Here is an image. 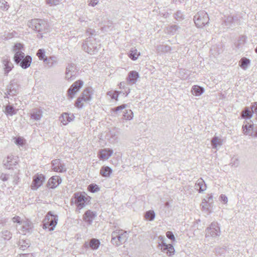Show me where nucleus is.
I'll use <instances>...</instances> for the list:
<instances>
[{
	"label": "nucleus",
	"instance_id": "nucleus-1",
	"mask_svg": "<svg viewBox=\"0 0 257 257\" xmlns=\"http://www.w3.org/2000/svg\"><path fill=\"white\" fill-rule=\"evenodd\" d=\"M94 32L95 31L93 29H88L87 30L86 34L89 37L82 45L83 50L90 54H94L97 52L100 48V44L97 43L96 39L92 37Z\"/></svg>",
	"mask_w": 257,
	"mask_h": 257
},
{
	"label": "nucleus",
	"instance_id": "nucleus-2",
	"mask_svg": "<svg viewBox=\"0 0 257 257\" xmlns=\"http://www.w3.org/2000/svg\"><path fill=\"white\" fill-rule=\"evenodd\" d=\"M27 26L33 30L39 33L41 37L43 33L48 31L49 25L47 22L43 19H35L31 20L28 22Z\"/></svg>",
	"mask_w": 257,
	"mask_h": 257
},
{
	"label": "nucleus",
	"instance_id": "nucleus-3",
	"mask_svg": "<svg viewBox=\"0 0 257 257\" xmlns=\"http://www.w3.org/2000/svg\"><path fill=\"white\" fill-rule=\"evenodd\" d=\"M128 234L126 231L122 230L114 231L111 233V242L116 246L124 243L127 239Z\"/></svg>",
	"mask_w": 257,
	"mask_h": 257
},
{
	"label": "nucleus",
	"instance_id": "nucleus-4",
	"mask_svg": "<svg viewBox=\"0 0 257 257\" xmlns=\"http://www.w3.org/2000/svg\"><path fill=\"white\" fill-rule=\"evenodd\" d=\"M58 216L52 214L51 211H49L43 220V228H48L49 231L54 229L57 224Z\"/></svg>",
	"mask_w": 257,
	"mask_h": 257
},
{
	"label": "nucleus",
	"instance_id": "nucleus-5",
	"mask_svg": "<svg viewBox=\"0 0 257 257\" xmlns=\"http://www.w3.org/2000/svg\"><path fill=\"white\" fill-rule=\"evenodd\" d=\"M14 59L17 64H19L23 69L28 68L32 62V57L29 55L25 56V53H18L14 55Z\"/></svg>",
	"mask_w": 257,
	"mask_h": 257
},
{
	"label": "nucleus",
	"instance_id": "nucleus-6",
	"mask_svg": "<svg viewBox=\"0 0 257 257\" xmlns=\"http://www.w3.org/2000/svg\"><path fill=\"white\" fill-rule=\"evenodd\" d=\"M194 22L198 28H202L209 23V18L204 11L198 12L194 16Z\"/></svg>",
	"mask_w": 257,
	"mask_h": 257
},
{
	"label": "nucleus",
	"instance_id": "nucleus-7",
	"mask_svg": "<svg viewBox=\"0 0 257 257\" xmlns=\"http://www.w3.org/2000/svg\"><path fill=\"white\" fill-rule=\"evenodd\" d=\"M78 68L73 63H68L65 69V79L68 81L73 80L77 76Z\"/></svg>",
	"mask_w": 257,
	"mask_h": 257
},
{
	"label": "nucleus",
	"instance_id": "nucleus-8",
	"mask_svg": "<svg viewBox=\"0 0 257 257\" xmlns=\"http://www.w3.org/2000/svg\"><path fill=\"white\" fill-rule=\"evenodd\" d=\"M73 198L75 204L79 209L83 208L85 206L86 202L89 201V198L86 196V194L81 192L74 193Z\"/></svg>",
	"mask_w": 257,
	"mask_h": 257
},
{
	"label": "nucleus",
	"instance_id": "nucleus-9",
	"mask_svg": "<svg viewBox=\"0 0 257 257\" xmlns=\"http://www.w3.org/2000/svg\"><path fill=\"white\" fill-rule=\"evenodd\" d=\"M220 227L217 222H212L206 229V236L216 237L220 235Z\"/></svg>",
	"mask_w": 257,
	"mask_h": 257
},
{
	"label": "nucleus",
	"instance_id": "nucleus-10",
	"mask_svg": "<svg viewBox=\"0 0 257 257\" xmlns=\"http://www.w3.org/2000/svg\"><path fill=\"white\" fill-rule=\"evenodd\" d=\"M242 128L244 135L254 137V124L251 120H245Z\"/></svg>",
	"mask_w": 257,
	"mask_h": 257
},
{
	"label": "nucleus",
	"instance_id": "nucleus-11",
	"mask_svg": "<svg viewBox=\"0 0 257 257\" xmlns=\"http://www.w3.org/2000/svg\"><path fill=\"white\" fill-rule=\"evenodd\" d=\"M18 162V158L13 155H9L4 159L3 164L7 169H13L16 166Z\"/></svg>",
	"mask_w": 257,
	"mask_h": 257
},
{
	"label": "nucleus",
	"instance_id": "nucleus-12",
	"mask_svg": "<svg viewBox=\"0 0 257 257\" xmlns=\"http://www.w3.org/2000/svg\"><path fill=\"white\" fill-rule=\"evenodd\" d=\"M52 169L54 171L63 173L67 170L65 165L60 159H55L51 162Z\"/></svg>",
	"mask_w": 257,
	"mask_h": 257
},
{
	"label": "nucleus",
	"instance_id": "nucleus-13",
	"mask_svg": "<svg viewBox=\"0 0 257 257\" xmlns=\"http://www.w3.org/2000/svg\"><path fill=\"white\" fill-rule=\"evenodd\" d=\"M83 84V82L81 80H77L73 83L68 90V96L70 98H73L75 93L82 86Z\"/></svg>",
	"mask_w": 257,
	"mask_h": 257
},
{
	"label": "nucleus",
	"instance_id": "nucleus-14",
	"mask_svg": "<svg viewBox=\"0 0 257 257\" xmlns=\"http://www.w3.org/2000/svg\"><path fill=\"white\" fill-rule=\"evenodd\" d=\"M45 178L42 174H37L33 177V182L31 185V188L33 190L38 189L45 181Z\"/></svg>",
	"mask_w": 257,
	"mask_h": 257
},
{
	"label": "nucleus",
	"instance_id": "nucleus-15",
	"mask_svg": "<svg viewBox=\"0 0 257 257\" xmlns=\"http://www.w3.org/2000/svg\"><path fill=\"white\" fill-rule=\"evenodd\" d=\"M158 246L160 248L162 251L167 253L169 256H171L174 254V248L171 244H167L163 241L162 243H159Z\"/></svg>",
	"mask_w": 257,
	"mask_h": 257
},
{
	"label": "nucleus",
	"instance_id": "nucleus-16",
	"mask_svg": "<svg viewBox=\"0 0 257 257\" xmlns=\"http://www.w3.org/2000/svg\"><path fill=\"white\" fill-rule=\"evenodd\" d=\"M96 216V213L95 212L88 210L84 213L83 219L87 224L90 225Z\"/></svg>",
	"mask_w": 257,
	"mask_h": 257
},
{
	"label": "nucleus",
	"instance_id": "nucleus-17",
	"mask_svg": "<svg viewBox=\"0 0 257 257\" xmlns=\"http://www.w3.org/2000/svg\"><path fill=\"white\" fill-rule=\"evenodd\" d=\"M215 251L216 253L224 256H230V254L233 253L232 249H231L226 246L217 247L215 248Z\"/></svg>",
	"mask_w": 257,
	"mask_h": 257
},
{
	"label": "nucleus",
	"instance_id": "nucleus-18",
	"mask_svg": "<svg viewBox=\"0 0 257 257\" xmlns=\"http://www.w3.org/2000/svg\"><path fill=\"white\" fill-rule=\"evenodd\" d=\"M61 182V179L58 176H53L50 178L47 183V186L50 188H55Z\"/></svg>",
	"mask_w": 257,
	"mask_h": 257
},
{
	"label": "nucleus",
	"instance_id": "nucleus-19",
	"mask_svg": "<svg viewBox=\"0 0 257 257\" xmlns=\"http://www.w3.org/2000/svg\"><path fill=\"white\" fill-rule=\"evenodd\" d=\"M2 62L4 66L5 74L8 75L13 68V64L11 62L10 59L8 57L4 58Z\"/></svg>",
	"mask_w": 257,
	"mask_h": 257
},
{
	"label": "nucleus",
	"instance_id": "nucleus-20",
	"mask_svg": "<svg viewBox=\"0 0 257 257\" xmlns=\"http://www.w3.org/2000/svg\"><path fill=\"white\" fill-rule=\"evenodd\" d=\"M22 225V231L24 234H26L27 232H31L33 228L32 222L28 219L24 220Z\"/></svg>",
	"mask_w": 257,
	"mask_h": 257
},
{
	"label": "nucleus",
	"instance_id": "nucleus-21",
	"mask_svg": "<svg viewBox=\"0 0 257 257\" xmlns=\"http://www.w3.org/2000/svg\"><path fill=\"white\" fill-rule=\"evenodd\" d=\"M113 151L110 149H104L99 151V158L101 160H107L112 154Z\"/></svg>",
	"mask_w": 257,
	"mask_h": 257
},
{
	"label": "nucleus",
	"instance_id": "nucleus-22",
	"mask_svg": "<svg viewBox=\"0 0 257 257\" xmlns=\"http://www.w3.org/2000/svg\"><path fill=\"white\" fill-rule=\"evenodd\" d=\"M195 187L199 193H201L206 190V185L204 181L202 178H200L195 183Z\"/></svg>",
	"mask_w": 257,
	"mask_h": 257
},
{
	"label": "nucleus",
	"instance_id": "nucleus-23",
	"mask_svg": "<svg viewBox=\"0 0 257 257\" xmlns=\"http://www.w3.org/2000/svg\"><path fill=\"white\" fill-rule=\"evenodd\" d=\"M139 77V74L135 71H132L129 72L127 78V82L130 84H135Z\"/></svg>",
	"mask_w": 257,
	"mask_h": 257
},
{
	"label": "nucleus",
	"instance_id": "nucleus-24",
	"mask_svg": "<svg viewBox=\"0 0 257 257\" xmlns=\"http://www.w3.org/2000/svg\"><path fill=\"white\" fill-rule=\"evenodd\" d=\"M45 64L48 67H51L57 64V60L56 57L51 56L49 58L46 57L43 61Z\"/></svg>",
	"mask_w": 257,
	"mask_h": 257
},
{
	"label": "nucleus",
	"instance_id": "nucleus-25",
	"mask_svg": "<svg viewBox=\"0 0 257 257\" xmlns=\"http://www.w3.org/2000/svg\"><path fill=\"white\" fill-rule=\"evenodd\" d=\"M172 50L170 46L167 45H160L157 47V51L159 54H165Z\"/></svg>",
	"mask_w": 257,
	"mask_h": 257
},
{
	"label": "nucleus",
	"instance_id": "nucleus-26",
	"mask_svg": "<svg viewBox=\"0 0 257 257\" xmlns=\"http://www.w3.org/2000/svg\"><path fill=\"white\" fill-rule=\"evenodd\" d=\"M241 116L242 118H245L248 121L250 120V118L252 116V111H250L248 107H245L241 111Z\"/></svg>",
	"mask_w": 257,
	"mask_h": 257
},
{
	"label": "nucleus",
	"instance_id": "nucleus-27",
	"mask_svg": "<svg viewBox=\"0 0 257 257\" xmlns=\"http://www.w3.org/2000/svg\"><path fill=\"white\" fill-rule=\"evenodd\" d=\"M91 88H86L82 93L81 97L83 99L84 101H88L91 99Z\"/></svg>",
	"mask_w": 257,
	"mask_h": 257
},
{
	"label": "nucleus",
	"instance_id": "nucleus-28",
	"mask_svg": "<svg viewBox=\"0 0 257 257\" xmlns=\"http://www.w3.org/2000/svg\"><path fill=\"white\" fill-rule=\"evenodd\" d=\"M117 133L116 131L114 129H113L112 130L109 131L107 133L106 135V137L107 139L109 140L111 143H114L117 139Z\"/></svg>",
	"mask_w": 257,
	"mask_h": 257
},
{
	"label": "nucleus",
	"instance_id": "nucleus-29",
	"mask_svg": "<svg viewBox=\"0 0 257 257\" xmlns=\"http://www.w3.org/2000/svg\"><path fill=\"white\" fill-rule=\"evenodd\" d=\"M204 92V88L198 85L193 86L191 89L192 94L197 96L201 95Z\"/></svg>",
	"mask_w": 257,
	"mask_h": 257
},
{
	"label": "nucleus",
	"instance_id": "nucleus-30",
	"mask_svg": "<svg viewBox=\"0 0 257 257\" xmlns=\"http://www.w3.org/2000/svg\"><path fill=\"white\" fill-rule=\"evenodd\" d=\"M112 173V169L108 166L102 167L100 170V174L104 177H108Z\"/></svg>",
	"mask_w": 257,
	"mask_h": 257
},
{
	"label": "nucleus",
	"instance_id": "nucleus-31",
	"mask_svg": "<svg viewBox=\"0 0 257 257\" xmlns=\"http://www.w3.org/2000/svg\"><path fill=\"white\" fill-rule=\"evenodd\" d=\"M250 61L249 59L245 57H243L240 60L239 62V65L242 69L246 70L248 65L250 64Z\"/></svg>",
	"mask_w": 257,
	"mask_h": 257
},
{
	"label": "nucleus",
	"instance_id": "nucleus-32",
	"mask_svg": "<svg viewBox=\"0 0 257 257\" xmlns=\"http://www.w3.org/2000/svg\"><path fill=\"white\" fill-rule=\"evenodd\" d=\"M180 29H181V28L179 26L173 25L167 28V33L170 35H173L179 32Z\"/></svg>",
	"mask_w": 257,
	"mask_h": 257
},
{
	"label": "nucleus",
	"instance_id": "nucleus-33",
	"mask_svg": "<svg viewBox=\"0 0 257 257\" xmlns=\"http://www.w3.org/2000/svg\"><path fill=\"white\" fill-rule=\"evenodd\" d=\"M60 121L64 124L66 125L68 122H70L72 118L67 113H63L60 117Z\"/></svg>",
	"mask_w": 257,
	"mask_h": 257
},
{
	"label": "nucleus",
	"instance_id": "nucleus-34",
	"mask_svg": "<svg viewBox=\"0 0 257 257\" xmlns=\"http://www.w3.org/2000/svg\"><path fill=\"white\" fill-rule=\"evenodd\" d=\"M42 117V110L38 109L36 111H34L31 114V117L32 119L38 121L41 119Z\"/></svg>",
	"mask_w": 257,
	"mask_h": 257
},
{
	"label": "nucleus",
	"instance_id": "nucleus-35",
	"mask_svg": "<svg viewBox=\"0 0 257 257\" xmlns=\"http://www.w3.org/2000/svg\"><path fill=\"white\" fill-rule=\"evenodd\" d=\"M6 90L7 93L11 96L15 95L17 93V90L14 87L13 83L12 81H11L10 84L7 86Z\"/></svg>",
	"mask_w": 257,
	"mask_h": 257
},
{
	"label": "nucleus",
	"instance_id": "nucleus-36",
	"mask_svg": "<svg viewBox=\"0 0 257 257\" xmlns=\"http://www.w3.org/2000/svg\"><path fill=\"white\" fill-rule=\"evenodd\" d=\"M211 144L213 148H216L218 146L222 145V141L218 137L214 136L211 141Z\"/></svg>",
	"mask_w": 257,
	"mask_h": 257
},
{
	"label": "nucleus",
	"instance_id": "nucleus-37",
	"mask_svg": "<svg viewBox=\"0 0 257 257\" xmlns=\"http://www.w3.org/2000/svg\"><path fill=\"white\" fill-rule=\"evenodd\" d=\"M100 245V241L98 239L92 238L89 242V246L92 249H97Z\"/></svg>",
	"mask_w": 257,
	"mask_h": 257
},
{
	"label": "nucleus",
	"instance_id": "nucleus-38",
	"mask_svg": "<svg viewBox=\"0 0 257 257\" xmlns=\"http://www.w3.org/2000/svg\"><path fill=\"white\" fill-rule=\"evenodd\" d=\"M156 216V214L154 210H150L148 211H146V220L149 221H153Z\"/></svg>",
	"mask_w": 257,
	"mask_h": 257
},
{
	"label": "nucleus",
	"instance_id": "nucleus-39",
	"mask_svg": "<svg viewBox=\"0 0 257 257\" xmlns=\"http://www.w3.org/2000/svg\"><path fill=\"white\" fill-rule=\"evenodd\" d=\"M236 21H237V18L236 17L228 16L225 19L224 22L226 26H231L232 24L235 23Z\"/></svg>",
	"mask_w": 257,
	"mask_h": 257
},
{
	"label": "nucleus",
	"instance_id": "nucleus-40",
	"mask_svg": "<svg viewBox=\"0 0 257 257\" xmlns=\"http://www.w3.org/2000/svg\"><path fill=\"white\" fill-rule=\"evenodd\" d=\"M5 113L7 114H9L12 116L16 114L17 111L15 110L13 106L8 105L5 107Z\"/></svg>",
	"mask_w": 257,
	"mask_h": 257
},
{
	"label": "nucleus",
	"instance_id": "nucleus-41",
	"mask_svg": "<svg viewBox=\"0 0 257 257\" xmlns=\"http://www.w3.org/2000/svg\"><path fill=\"white\" fill-rule=\"evenodd\" d=\"M18 245L20 246V249L24 250L29 247V241H26L23 239L20 240Z\"/></svg>",
	"mask_w": 257,
	"mask_h": 257
},
{
	"label": "nucleus",
	"instance_id": "nucleus-42",
	"mask_svg": "<svg viewBox=\"0 0 257 257\" xmlns=\"http://www.w3.org/2000/svg\"><path fill=\"white\" fill-rule=\"evenodd\" d=\"M140 55V52H138L137 50L132 49L129 53V57L132 60H136L138 58L139 55Z\"/></svg>",
	"mask_w": 257,
	"mask_h": 257
},
{
	"label": "nucleus",
	"instance_id": "nucleus-43",
	"mask_svg": "<svg viewBox=\"0 0 257 257\" xmlns=\"http://www.w3.org/2000/svg\"><path fill=\"white\" fill-rule=\"evenodd\" d=\"M23 45L21 43H17L15 45L13 49L14 52L15 53V55H16V54L18 53L19 54V53H24L21 51V49L23 48Z\"/></svg>",
	"mask_w": 257,
	"mask_h": 257
},
{
	"label": "nucleus",
	"instance_id": "nucleus-44",
	"mask_svg": "<svg viewBox=\"0 0 257 257\" xmlns=\"http://www.w3.org/2000/svg\"><path fill=\"white\" fill-rule=\"evenodd\" d=\"M88 189L89 191L92 193H95L99 191L100 188L98 187V185L94 184H91L88 187Z\"/></svg>",
	"mask_w": 257,
	"mask_h": 257
},
{
	"label": "nucleus",
	"instance_id": "nucleus-45",
	"mask_svg": "<svg viewBox=\"0 0 257 257\" xmlns=\"http://www.w3.org/2000/svg\"><path fill=\"white\" fill-rule=\"evenodd\" d=\"M37 56L38 57L40 60H43L45 59V51L44 49H39L37 53Z\"/></svg>",
	"mask_w": 257,
	"mask_h": 257
},
{
	"label": "nucleus",
	"instance_id": "nucleus-46",
	"mask_svg": "<svg viewBox=\"0 0 257 257\" xmlns=\"http://www.w3.org/2000/svg\"><path fill=\"white\" fill-rule=\"evenodd\" d=\"M107 94L112 99L116 100L118 96V92L116 91H109L107 92Z\"/></svg>",
	"mask_w": 257,
	"mask_h": 257
},
{
	"label": "nucleus",
	"instance_id": "nucleus-47",
	"mask_svg": "<svg viewBox=\"0 0 257 257\" xmlns=\"http://www.w3.org/2000/svg\"><path fill=\"white\" fill-rule=\"evenodd\" d=\"M83 99L81 96L79 97L75 102V106L78 108H81L83 106Z\"/></svg>",
	"mask_w": 257,
	"mask_h": 257
},
{
	"label": "nucleus",
	"instance_id": "nucleus-48",
	"mask_svg": "<svg viewBox=\"0 0 257 257\" xmlns=\"http://www.w3.org/2000/svg\"><path fill=\"white\" fill-rule=\"evenodd\" d=\"M174 18L175 19L179 21H181L184 19L183 15L181 11H178L175 14H174Z\"/></svg>",
	"mask_w": 257,
	"mask_h": 257
},
{
	"label": "nucleus",
	"instance_id": "nucleus-49",
	"mask_svg": "<svg viewBox=\"0 0 257 257\" xmlns=\"http://www.w3.org/2000/svg\"><path fill=\"white\" fill-rule=\"evenodd\" d=\"M0 8L3 10H7L9 6L8 5V3L5 0H0Z\"/></svg>",
	"mask_w": 257,
	"mask_h": 257
},
{
	"label": "nucleus",
	"instance_id": "nucleus-50",
	"mask_svg": "<svg viewBox=\"0 0 257 257\" xmlns=\"http://www.w3.org/2000/svg\"><path fill=\"white\" fill-rule=\"evenodd\" d=\"M12 220L14 223H17L19 225H22L23 222V221L24 220L19 216H14V217L12 218Z\"/></svg>",
	"mask_w": 257,
	"mask_h": 257
},
{
	"label": "nucleus",
	"instance_id": "nucleus-51",
	"mask_svg": "<svg viewBox=\"0 0 257 257\" xmlns=\"http://www.w3.org/2000/svg\"><path fill=\"white\" fill-rule=\"evenodd\" d=\"M201 205L202 206V208H203L204 209H206L208 211L209 210V208L210 207L207 203V200L206 198H204L203 199Z\"/></svg>",
	"mask_w": 257,
	"mask_h": 257
},
{
	"label": "nucleus",
	"instance_id": "nucleus-52",
	"mask_svg": "<svg viewBox=\"0 0 257 257\" xmlns=\"http://www.w3.org/2000/svg\"><path fill=\"white\" fill-rule=\"evenodd\" d=\"M61 0H46V3L50 6H56L59 4Z\"/></svg>",
	"mask_w": 257,
	"mask_h": 257
},
{
	"label": "nucleus",
	"instance_id": "nucleus-53",
	"mask_svg": "<svg viewBox=\"0 0 257 257\" xmlns=\"http://www.w3.org/2000/svg\"><path fill=\"white\" fill-rule=\"evenodd\" d=\"M207 200V203L209 204L210 208L212 207L213 205V196L211 194H208V197H206Z\"/></svg>",
	"mask_w": 257,
	"mask_h": 257
},
{
	"label": "nucleus",
	"instance_id": "nucleus-54",
	"mask_svg": "<svg viewBox=\"0 0 257 257\" xmlns=\"http://www.w3.org/2000/svg\"><path fill=\"white\" fill-rule=\"evenodd\" d=\"M166 236L169 239H170L173 241H174L175 239V236L173 232L171 231H167L166 232Z\"/></svg>",
	"mask_w": 257,
	"mask_h": 257
},
{
	"label": "nucleus",
	"instance_id": "nucleus-55",
	"mask_svg": "<svg viewBox=\"0 0 257 257\" xmlns=\"http://www.w3.org/2000/svg\"><path fill=\"white\" fill-rule=\"evenodd\" d=\"M15 142L16 144H17L18 145L22 146L24 144V143H23V139H22L20 137H18L17 138H16Z\"/></svg>",
	"mask_w": 257,
	"mask_h": 257
},
{
	"label": "nucleus",
	"instance_id": "nucleus-56",
	"mask_svg": "<svg viewBox=\"0 0 257 257\" xmlns=\"http://www.w3.org/2000/svg\"><path fill=\"white\" fill-rule=\"evenodd\" d=\"M251 109L253 112H254L256 114L257 116V102H254L251 106Z\"/></svg>",
	"mask_w": 257,
	"mask_h": 257
},
{
	"label": "nucleus",
	"instance_id": "nucleus-57",
	"mask_svg": "<svg viewBox=\"0 0 257 257\" xmlns=\"http://www.w3.org/2000/svg\"><path fill=\"white\" fill-rule=\"evenodd\" d=\"M220 200L224 204H226L228 202V199L226 195L221 194L220 196Z\"/></svg>",
	"mask_w": 257,
	"mask_h": 257
},
{
	"label": "nucleus",
	"instance_id": "nucleus-58",
	"mask_svg": "<svg viewBox=\"0 0 257 257\" xmlns=\"http://www.w3.org/2000/svg\"><path fill=\"white\" fill-rule=\"evenodd\" d=\"M0 178L3 181H6L9 179V175L4 173H1L0 174Z\"/></svg>",
	"mask_w": 257,
	"mask_h": 257
},
{
	"label": "nucleus",
	"instance_id": "nucleus-59",
	"mask_svg": "<svg viewBox=\"0 0 257 257\" xmlns=\"http://www.w3.org/2000/svg\"><path fill=\"white\" fill-rule=\"evenodd\" d=\"M125 107H126L125 104H122V105H121L120 106H118L117 107L114 108L113 110L114 111L117 112L118 111H119L120 110L124 109Z\"/></svg>",
	"mask_w": 257,
	"mask_h": 257
},
{
	"label": "nucleus",
	"instance_id": "nucleus-60",
	"mask_svg": "<svg viewBox=\"0 0 257 257\" xmlns=\"http://www.w3.org/2000/svg\"><path fill=\"white\" fill-rule=\"evenodd\" d=\"M133 116V113L131 110H129V112L127 115H124V117L128 120L131 119Z\"/></svg>",
	"mask_w": 257,
	"mask_h": 257
},
{
	"label": "nucleus",
	"instance_id": "nucleus-61",
	"mask_svg": "<svg viewBox=\"0 0 257 257\" xmlns=\"http://www.w3.org/2000/svg\"><path fill=\"white\" fill-rule=\"evenodd\" d=\"M98 3V0H90L89 3L88 5L90 6L94 7L96 5H97Z\"/></svg>",
	"mask_w": 257,
	"mask_h": 257
},
{
	"label": "nucleus",
	"instance_id": "nucleus-62",
	"mask_svg": "<svg viewBox=\"0 0 257 257\" xmlns=\"http://www.w3.org/2000/svg\"><path fill=\"white\" fill-rule=\"evenodd\" d=\"M245 38L244 36H241L239 38V39L238 40V45H240L241 44H243L245 42Z\"/></svg>",
	"mask_w": 257,
	"mask_h": 257
},
{
	"label": "nucleus",
	"instance_id": "nucleus-63",
	"mask_svg": "<svg viewBox=\"0 0 257 257\" xmlns=\"http://www.w3.org/2000/svg\"><path fill=\"white\" fill-rule=\"evenodd\" d=\"M31 256L32 255L30 254L23 253L20 254V257H31Z\"/></svg>",
	"mask_w": 257,
	"mask_h": 257
},
{
	"label": "nucleus",
	"instance_id": "nucleus-64",
	"mask_svg": "<svg viewBox=\"0 0 257 257\" xmlns=\"http://www.w3.org/2000/svg\"><path fill=\"white\" fill-rule=\"evenodd\" d=\"M78 21H80V22H87L86 20H85V19L82 17H79V19H78Z\"/></svg>",
	"mask_w": 257,
	"mask_h": 257
}]
</instances>
